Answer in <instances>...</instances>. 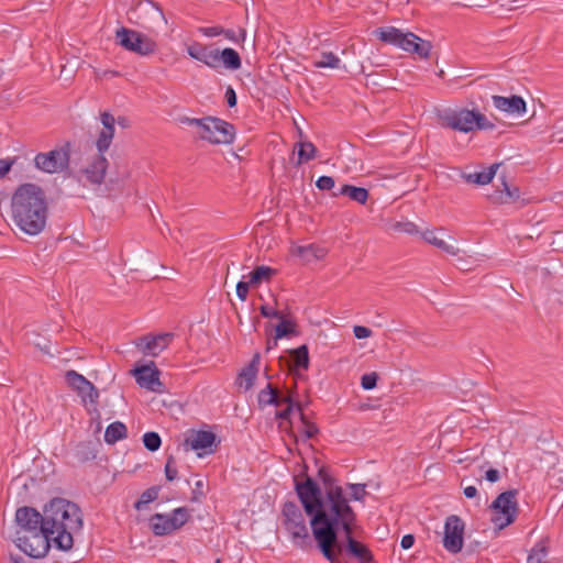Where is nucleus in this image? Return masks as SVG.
Instances as JSON below:
<instances>
[{"label":"nucleus","mask_w":563,"mask_h":563,"mask_svg":"<svg viewBox=\"0 0 563 563\" xmlns=\"http://www.w3.org/2000/svg\"><path fill=\"white\" fill-rule=\"evenodd\" d=\"M14 544L30 558L47 554L51 544L58 550L73 548V533L80 530L82 518L79 507L66 499L55 498L44 507L43 514L23 506L16 509Z\"/></svg>","instance_id":"nucleus-1"},{"label":"nucleus","mask_w":563,"mask_h":563,"mask_svg":"<svg viewBox=\"0 0 563 563\" xmlns=\"http://www.w3.org/2000/svg\"><path fill=\"white\" fill-rule=\"evenodd\" d=\"M294 481L297 496L306 514L311 517L310 525L317 545L322 555L333 562L335 554L332 545L336 542L333 526L345 514V508L352 507L342 488H330L323 497L312 477L306 475L303 481H299L296 476Z\"/></svg>","instance_id":"nucleus-2"},{"label":"nucleus","mask_w":563,"mask_h":563,"mask_svg":"<svg viewBox=\"0 0 563 563\" xmlns=\"http://www.w3.org/2000/svg\"><path fill=\"white\" fill-rule=\"evenodd\" d=\"M11 217L24 234L36 236L44 231L48 218V203L44 190L35 184L20 185L11 198Z\"/></svg>","instance_id":"nucleus-3"},{"label":"nucleus","mask_w":563,"mask_h":563,"mask_svg":"<svg viewBox=\"0 0 563 563\" xmlns=\"http://www.w3.org/2000/svg\"><path fill=\"white\" fill-rule=\"evenodd\" d=\"M356 521V514L354 510L346 509L345 514L338 519V522L333 526L336 534V542L332 545L335 554V560L329 561L330 563H341L340 556L346 552L357 559L360 563H373L374 556L369 549L355 540L353 537V528Z\"/></svg>","instance_id":"nucleus-4"},{"label":"nucleus","mask_w":563,"mask_h":563,"mask_svg":"<svg viewBox=\"0 0 563 563\" xmlns=\"http://www.w3.org/2000/svg\"><path fill=\"white\" fill-rule=\"evenodd\" d=\"M180 122L196 126L198 137L212 144H230L234 140V126L219 118L206 117L196 119L184 117L180 118Z\"/></svg>","instance_id":"nucleus-5"},{"label":"nucleus","mask_w":563,"mask_h":563,"mask_svg":"<svg viewBox=\"0 0 563 563\" xmlns=\"http://www.w3.org/2000/svg\"><path fill=\"white\" fill-rule=\"evenodd\" d=\"M128 15L130 22L148 31L164 27L167 24L163 9L152 0H135Z\"/></svg>","instance_id":"nucleus-6"},{"label":"nucleus","mask_w":563,"mask_h":563,"mask_svg":"<svg viewBox=\"0 0 563 563\" xmlns=\"http://www.w3.org/2000/svg\"><path fill=\"white\" fill-rule=\"evenodd\" d=\"M517 495V489H509L499 494L496 497V499L492 503V522L499 530L506 528L516 520L519 514Z\"/></svg>","instance_id":"nucleus-7"},{"label":"nucleus","mask_w":563,"mask_h":563,"mask_svg":"<svg viewBox=\"0 0 563 563\" xmlns=\"http://www.w3.org/2000/svg\"><path fill=\"white\" fill-rule=\"evenodd\" d=\"M283 523L296 545L305 547L309 531L300 507L294 501H286L282 509Z\"/></svg>","instance_id":"nucleus-8"},{"label":"nucleus","mask_w":563,"mask_h":563,"mask_svg":"<svg viewBox=\"0 0 563 563\" xmlns=\"http://www.w3.org/2000/svg\"><path fill=\"white\" fill-rule=\"evenodd\" d=\"M115 43L125 51L140 56H148L156 52L157 44L147 35L124 26L115 31Z\"/></svg>","instance_id":"nucleus-9"},{"label":"nucleus","mask_w":563,"mask_h":563,"mask_svg":"<svg viewBox=\"0 0 563 563\" xmlns=\"http://www.w3.org/2000/svg\"><path fill=\"white\" fill-rule=\"evenodd\" d=\"M189 511L186 507L173 510L170 515L155 514L150 523L155 536H166L180 529L189 520Z\"/></svg>","instance_id":"nucleus-10"},{"label":"nucleus","mask_w":563,"mask_h":563,"mask_svg":"<svg viewBox=\"0 0 563 563\" xmlns=\"http://www.w3.org/2000/svg\"><path fill=\"white\" fill-rule=\"evenodd\" d=\"M34 163L36 168L48 174L64 172L69 165V143L47 153H38Z\"/></svg>","instance_id":"nucleus-11"},{"label":"nucleus","mask_w":563,"mask_h":563,"mask_svg":"<svg viewBox=\"0 0 563 563\" xmlns=\"http://www.w3.org/2000/svg\"><path fill=\"white\" fill-rule=\"evenodd\" d=\"M474 121H476L475 110H446L439 114L441 126L464 133L474 131Z\"/></svg>","instance_id":"nucleus-12"},{"label":"nucleus","mask_w":563,"mask_h":563,"mask_svg":"<svg viewBox=\"0 0 563 563\" xmlns=\"http://www.w3.org/2000/svg\"><path fill=\"white\" fill-rule=\"evenodd\" d=\"M464 521L456 515H451L444 523L443 547L450 553H459L463 548Z\"/></svg>","instance_id":"nucleus-13"},{"label":"nucleus","mask_w":563,"mask_h":563,"mask_svg":"<svg viewBox=\"0 0 563 563\" xmlns=\"http://www.w3.org/2000/svg\"><path fill=\"white\" fill-rule=\"evenodd\" d=\"M132 373L140 387L158 394L165 391L164 384L159 380L161 372L154 362L135 367Z\"/></svg>","instance_id":"nucleus-14"},{"label":"nucleus","mask_w":563,"mask_h":563,"mask_svg":"<svg viewBox=\"0 0 563 563\" xmlns=\"http://www.w3.org/2000/svg\"><path fill=\"white\" fill-rule=\"evenodd\" d=\"M65 379L85 404H97L99 391L85 376L71 369L66 372Z\"/></svg>","instance_id":"nucleus-15"},{"label":"nucleus","mask_w":563,"mask_h":563,"mask_svg":"<svg viewBox=\"0 0 563 563\" xmlns=\"http://www.w3.org/2000/svg\"><path fill=\"white\" fill-rule=\"evenodd\" d=\"M174 338V333H161L155 336L144 335L135 341L136 347L144 354L157 356Z\"/></svg>","instance_id":"nucleus-16"},{"label":"nucleus","mask_w":563,"mask_h":563,"mask_svg":"<svg viewBox=\"0 0 563 563\" xmlns=\"http://www.w3.org/2000/svg\"><path fill=\"white\" fill-rule=\"evenodd\" d=\"M219 443L220 441L213 432L205 430L195 431L185 440V445L190 446L191 450L203 451L202 453H198L200 457L203 454L214 452Z\"/></svg>","instance_id":"nucleus-17"},{"label":"nucleus","mask_w":563,"mask_h":563,"mask_svg":"<svg viewBox=\"0 0 563 563\" xmlns=\"http://www.w3.org/2000/svg\"><path fill=\"white\" fill-rule=\"evenodd\" d=\"M108 169V161L102 153L93 156L89 164L81 169L86 180L92 185H101Z\"/></svg>","instance_id":"nucleus-18"},{"label":"nucleus","mask_w":563,"mask_h":563,"mask_svg":"<svg viewBox=\"0 0 563 563\" xmlns=\"http://www.w3.org/2000/svg\"><path fill=\"white\" fill-rule=\"evenodd\" d=\"M188 55L211 68H218L217 49L208 45L195 42L187 46Z\"/></svg>","instance_id":"nucleus-19"},{"label":"nucleus","mask_w":563,"mask_h":563,"mask_svg":"<svg viewBox=\"0 0 563 563\" xmlns=\"http://www.w3.org/2000/svg\"><path fill=\"white\" fill-rule=\"evenodd\" d=\"M100 119L103 128L99 133L96 145L99 153L103 154L110 147L112 142L114 135L115 119L109 112L101 113Z\"/></svg>","instance_id":"nucleus-20"},{"label":"nucleus","mask_w":563,"mask_h":563,"mask_svg":"<svg viewBox=\"0 0 563 563\" xmlns=\"http://www.w3.org/2000/svg\"><path fill=\"white\" fill-rule=\"evenodd\" d=\"M493 103L495 108L509 114H522L526 112V102L520 96H493Z\"/></svg>","instance_id":"nucleus-21"},{"label":"nucleus","mask_w":563,"mask_h":563,"mask_svg":"<svg viewBox=\"0 0 563 563\" xmlns=\"http://www.w3.org/2000/svg\"><path fill=\"white\" fill-rule=\"evenodd\" d=\"M400 47L406 52L419 55L421 58H428L432 45L429 41L422 40L413 33H406Z\"/></svg>","instance_id":"nucleus-22"},{"label":"nucleus","mask_w":563,"mask_h":563,"mask_svg":"<svg viewBox=\"0 0 563 563\" xmlns=\"http://www.w3.org/2000/svg\"><path fill=\"white\" fill-rule=\"evenodd\" d=\"M260 354L256 353L253 355L250 364L244 367L240 375H239V380H240V386H244L245 390H249L250 388H252L253 384H254V380L257 376V372H258V366H260Z\"/></svg>","instance_id":"nucleus-23"},{"label":"nucleus","mask_w":563,"mask_h":563,"mask_svg":"<svg viewBox=\"0 0 563 563\" xmlns=\"http://www.w3.org/2000/svg\"><path fill=\"white\" fill-rule=\"evenodd\" d=\"M375 34L382 42L397 45L399 47L401 46V43L406 36V33H402L400 30L394 26L378 27L375 30Z\"/></svg>","instance_id":"nucleus-24"},{"label":"nucleus","mask_w":563,"mask_h":563,"mask_svg":"<svg viewBox=\"0 0 563 563\" xmlns=\"http://www.w3.org/2000/svg\"><path fill=\"white\" fill-rule=\"evenodd\" d=\"M218 57V67L223 64V66L231 70H236L241 67V57L236 51L233 48L227 47L221 52L217 49Z\"/></svg>","instance_id":"nucleus-25"},{"label":"nucleus","mask_w":563,"mask_h":563,"mask_svg":"<svg viewBox=\"0 0 563 563\" xmlns=\"http://www.w3.org/2000/svg\"><path fill=\"white\" fill-rule=\"evenodd\" d=\"M283 397L284 395L268 383L266 387L258 393L257 402L261 408H264L265 406L279 407V399Z\"/></svg>","instance_id":"nucleus-26"},{"label":"nucleus","mask_w":563,"mask_h":563,"mask_svg":"<svg viewBox=\"0 0 563 563\" xmlns=\"http://www.w3.org/2000/svg\"><path fill=\"white\" fill-rule=\"evenodd\" d=\"M498 167H499V164H493L492 166H489L488 168H486L482 172H474V173L465 174V175H463V177L470 184L487 185L494 178Z\"/></svg>","instance_id":"nucleus-27"},{"label":"nucleus","mask_w":563,"mask_h":563,"mask_svg":"<svg viewBox=\"0 0 563 563\" xmlns=\"http://www.w3.org/2000/svg\"><path fill=\"white\" fill-rule=\"evenodd\" d=\"M339 195L347 196L353 201H356L361 205H365L368 199V190L363 187H355L352 185H343L339 192H334L333 196L336 197Z\"/></svg>","instance_id":"nucleus-28"},{"label":"nucleus","mask_w":563,"mask_h":563,"mask_svg":"<svg viewBox=\"0 0 563 563\" xmlns=\"http://www.w3.org/2000/svg\"><path fill=\"white\" fill-rule=\"evenodd\" d=\"M426 242L432 244L433 246L442 250L443 252L456 256L460 253V249L446 243L443 239L437 236L435 232L432 230H427L422 234Z\"/></svg>","instance_id":"nucleus-29"},{"label":"nucleus","mask_w":563,"mask_h":563,"mask_svg":"<svg viewBox=\"0 0 563 563\" xmlns=\"http://www.w3.org/2000/svg\"><path fill=\"white\" fill-rule=\"evenodd\" d=\"M128 437V429L124 423L115 421L110 423L104 432V441L108 444H114L117 441Z\"/></svg>","instance_id":"nucleus-30"},{"label":"nucleus","mask_w":563,"mask_h":563,"mask_svg":"<svg viewBox=\"0 0 563 563\" xmlns=\"http://www.w3.org/2000/svg\"><path fill=\"white\" fill-rule=\"evenodd\" d=\"M295 253L305 262L321 260L325 255V250L314 244L297 246Z\"/></svg>","instance_id":"nucleus-31"},{"label":"nucleus","mask_w":563,"mask_h":563,"mask_svg":"<svg viewBox=\"0 0 563 563\" xmlns=\"http://www.w3.org/2000/svg\"><path fill=\"white\" fill-rule=\"evenodd\" d=\"M290 360H286L288 364L297 368L307 369L309 367V353L307 345L289 351Z\"/></svg>","instance_id":"nucleus-32"},{"label":"nucleus","mask_w":563,"mask_h":563,"mask_svg":"<svg viewBox=\"0 0 563 563\" xmlns=\"http://www.w3.org/2000/svg\"><path fill=\"white\" fill-rule=\"evenodd\" d=\"M280 321L275 327V338H274V345H277V341L279 339L286 338V336H292L297 334L296 331V323L292 320L285 319L283 316L282 318H278Z\"/></svg>","instance_id":"nucleus-33"},{"label":"nucleus","mask_w":563,"mask_h":563,"mask_svg":"<svg viewBox=\"0 0 563 563\" xmlns=\"http://www.w3.org/2000/svg\"><path fill=\"white\" fill-rule=\"evenodd\" d=\"M284 405L286 406L285 409L277 410L276 413H275V418L277 420L282 421L280 422V427L283 426V423L285 421H289L290 415L292 413L294 408L295 407L297 408V405H300V404L299 402H295L290 395H284V397L282 399H279V407L284 406Z\"/></svg>","instance_id":"nucleus-34"},{"label":"nucleus","mask_w":563,"mask_h":563,"mask_svg":"<svg viewBox=\"0 0 563 563\" xmlns=\"http://www.w3.org/2000/svg\"><path fill=\"white\" fill-rule=\"evenodd\" d=\"M504 189L490 196L494 203H509L519 197V189L517 187L510 188L506 183H503Z\"/></svg>","instance_id":"nucleus-35"},{"label":"nucleus","mask_w":563,"mask_h":563,"mask_svg":"<svg viewBox=\"0 0 563 563\" xmlns=\"http://www.w3.org/2000/svg\"><path fill=\"white\" fill-rule=\"evenodd\" d=\"M548 540L542 539L530 551L527 558V563H544V560L548 555Z\"/></svg>","instance_id":"nucleus-36"},{"label":"nucleus","mask_w":563,"mask_h":563,"mask_svg":"<svg viewBox=\"0 0 563 563\" xmlns=\"http://www.w3.org/2000/svg\"><path fill=\"white\" fill-rule=\"evenodd\" d=\"M298 146L297 166L307 163L316 157L317 147L311 142H300Z\"/></svg>","instance_id":"nucleus-37"},{"label":"nucleus","mask_w":563,"mask_h":563,"mask_svg":"<svg viewBox=\"0 0 563 563\" xmlns=\"http://www.w3.org/2000/svg\"><path fill=\"white\" fill-rule=\"evenodd\" d=\"M275 274V271L268 266H257L250 273V284L252 286L258 285L264 280H269Z\"/></svg>","instance_id":"nucleus-38"},{"label":"nucleus","mask_w":563,"mask_h":563,"mask_svg":"<svg viewBox=\"0 0 563 563\" xmlns=\"http://www.w3.org/2000/svg\"><path fill=\"white\" fill-rule=\"evenodd\" d=\"M340 58L333 54L332 52H323L321 53V58L313 62L314 67L317 68H339Z\"/></svg>","instance_id":"nucleus-39"},{"label":"nucleus","mask_w":563,"mask_h":563,"mask_svg":"<svg viewBox=\"0 0 563 563\" xmlns=\"http://www.w3.org/2000/svg\"><path fill=\"white\" fill-rule=\"evenodd\" d=\"M159 489L161 488L158 486H152V487L147 488L146 490H144L141 494L139 500L134 504V508L136 510H142L147 504L157 499Z\"/></svg>","instance_id":"nucleus-40"},{"label":"nucleus","mask_w":563,"mask_h":563,"mask_svg":"<svg viewBox=\"0 0 563 563\" xmlns=\"http://www.w3.org/2000/svg\"><path fill=\"white\" fill-rule=\"evenodd\" d=\"M297 410L299 412L300 421L302 423V433L305 439H312L319 433V429L316 423L310 422L305 413L302 412V406L297 405Z\"/></svg>","instance_id":"nucleus-41"},{"label":"nucleus","mask_w":563,"mask_h":563,"mask_svg":"<svg viewBox=\"0 0 563 563\" xmlns=\"http://www.w3.org/2000/svg\"><path fill=\"white\" fill-rule=\"evenodd\" d=\"M143 444L148 451L155 452L159 449L162 439L157 432L150 431L143 435Z\"/></svg>","instance_id":"nucleus-42"},{"label":"nucleus","mask_w":563,"mask_h":563,"mask_svg":"<svg viewBox=\"0 0 563 563\" xmlns=\"http://www.w3.org/2000/svg\"><path fill=\"white\" fill-rule=\"evenodd\" d=\"M318 476L319 478L321 479V482L323 483V486H324V490L325 493L328 492V489L330 488H342L341 486H339L336 483H335V479L334 477L331 476V474L329 473V470L328 467L325 466H321L318 471Z\"/></svg>","instance_id":"nucleus-43"},{"label":"nucleus","mask_w":563,"mask_h":563,"mask_svg":"<svg viewBox=\"0 0 563 563\" xmlns=\"http://www.w3.org/2000/svg\"><path fill=\"white\" fill-rule=\"evenodd\" d=\"M378 380V375L376 372H372L368 374H364L361 378V386L365 390H371L376 387Z\"/></svg>","instance_id":"nucleus-44"},{"label":"nucleus","mask_w":563,"mask_h":563,"mask_svg":"<svg viewBox=\"0 0 563 563\" xmlns=\"http://www.w3.org/2000/svg\"><path fill=\"white\" fill-rule=\"evenodd\" d=\"M475 113L476 121H474V130H493L495 128V124L492 123L484 114L478 111H475Z\"/></svg>","instance_id":"nucleus-45"},{"label":"nucleus","mask_w":563,"mask_h":563,"mask_svg":"<svg viewBox=\"0 0 563 563\" xmlns=\"http://www.w3.org/2000/svg\"><path fill=\"white\" fill-rule=\"evenodd\" d=\"M178 471L175 466V457L173 455L167 456L165 464V475L167 481L172 482L177 477Z\"/></svg>","instance_id":"nucleus-46"},{"label":"nucleus","mask_w":563,"mask_h":563,"mask_svg":"<svg viewBox=\"0 0 563 563\" xmlns=\"http://www.w3.org/2000/svg\"><path fill=\"white\" fill-rule=\"evenodd\" d=\"M393 228L395 231L402 232V233H408V234L418 233L417 225L409 221L396 222Z\"/></svg>","instance_id":"nucleus-47"},{"label":"nucleus","mask_w":563,"mask_h":563,"mask_svg":"<svg viewBox=\"0 0 563 563\" xmlns=\"http://www.w3.org/2000/svg\"><path fill=\"white\" fill-rule=\"evenodd\" d=\"M349 488L351 489V498L354 500H363L366 495L365 484H349Z\"/></svg>","instance_id":"nucleus-48"},{"label":"nucleus","mask_w":563,"mask_h":563,"mask_svg":"<svg viewBox=\"0 0 563 563\" xmlns=\"http://www.w3.org/2000/svg\"><path fill=\"white\" fill-rule=\"evenodd\" d=\"M222 34L228 40L236 42V43L243 42L246 37V32L244 29H240L238 33L233 30H223Z\"/></svg>","instance_id":"nucleus-49"},{"label":"nucleus","mask_w":563,"mask_h":563,"mask_svg":"<svg viewBox=\"0 0 563 563\" xmlns=\"http://www.w3.org/2000/svg\"><path fill=\"white\" fill-rule=\"evenodd\" d=\"M316 186L320 190H330L334 187V179L330 176H321L316 181Z\"/></svg>","instance_id":"nucleus-50"},{"label":"nucleus","mask_w":563,"mask_h":563,"mask_svg":"<svg viewBox=\"0 0 563 563\" xmlns=\"http://www.w3.org/2000/svg\"><path fill=\"white\" fill-rule=\"evenodd\" d=\"M250 286H252L250 282L241 280L236 284V295L242 301L246 299Z\"/></svg>","instance_id":"nucleus-51"},{"label":"nucleus","mask_w":563,"mask_h":563,"mask_svg":"<svg viewBox=\"0 0 563 563\" xmlns=\"http://www.w3.org/2000/svg\"><path fill=\"white\" fill-rule=\"evenodd\" d=\"M260 312L264 318H282V312L276 309H271L268 306L263 305L260 307Z\"/></svg>","instance_id":"nucleus-52"},{"label":"nucleus","mask_w":563,"mask_h":563,"mask_svg":"<svg viewBox=\"0 0 563 563\" xmlns=\"http://www.w3.org/2000/svg\"><path fill=\"white\" fill-rule=\"evenodd\" d=\"M353 332L357 339H366L372 335V330L363 325H355Z\"/></svg>","instance_id":"nucleus-53"},{"label":"nucleus","mask_w":563,"mask_h":563,"mask_svg":"<svg viewBox=\"0 0 563 563\" xmlns=\"http://www.w3.org/2000/svg\"><path fill=\"white\" fill-rule=\"evenodd\" d=\"M200 32L208 37H213L222 34L223 29L220 26L201 27Z\"/></svg>","instance_id":"nucleus-54"},{"label":"nucleus","mask_w":563,"mask_h":563,"mask_svg":"<svg viewBox=\"0 0 563 563\" xmlns=\"http://www.w3.org/2000/svg\"><path fill=\"white\" fill-rule=\"evenodd\" d=\"M485 478H486V481H488L490 483H496L500 479V473L496 468H489L485 473Z\"/></svg>","instance_id":"nucleus-55"},{"label":"nucleus","mask_w":563,"mask_h":563,"mask_svg":"<svg viewBox=\"0 0 563 563\" xmlns=\"http://www.w3.org/2000/svg\"><path fill=\"white\" fill-rule=\"evenodd\" d=\"M225 98H227L228 106L230 108H233L236 106V95H235V91L231 87H229L227 89Z\"/></svg>","instance_id":"nucleus-56"},{"label":"nucleus","mask_w":563,"mask_h":563,"mask_svg":"<svg viewBox=\"0 0 563 563\" xmlns=\"http://www.w3.org/2000/svg\"><path fill=\"white\" fill-rule=\"evenodd\" d=\"M413 543H415V537L412 534H405L400 541V545L405 550L410 549L413 545Z\"/></svg>","instance_id":"nucleus-57"},{"label":"nucleus","mask_w":563,"mask_h":563,"mask_svg":"<svg viewBox=\"0 0 563 563\" xmlns=\"http://www.w3.org/2000/svg\"><path fill=\"white\" fill-rule=\"evenodd\" d=\"M12 162L7 159H0V178L4 177L11 169Z\"/></svg>","instance_id":"nucleus-58"},{"label":"nucleus","mask_w":563,"mask_h":563,"mask_svg":"<svg viewBox=\"0 0 563 563\" xmlns=\"http://www.w3.org/2000/svg\"><path fill=\"white\" fill-rule=\"evenodd\" d=\"M195 489L192 492L194 496H192V500H199V498L201 496H203V492H202V488H203V482L202 481H197L196 482V485H195Z\"/></svg>","instance_id":"nucleus-59"},{"label":"nucleus","mask_w":563,"mask_h":563,"mask_svg":"<svg viewBox=\"0 0 563 563\" xmlns=\"http://www.w3.org/2000/svg\"><path fill=\"white\" fill-rule=\"evenodd\" d=\"M463 494L466 498H474L477 496V488L475 486H467L464 488Z\"/></svg>","instance_id":"nucleus-60"},{"label":"nucleus","mask_w":563,"mask_h":563,"mask_svg":"<svg viewBox=\"0 0 563 563\" xmlns=\"http://www.w3.org/2000/svg\"><path fill=\"white\" fill-rule=\"evenodd\" d=\"M11 563H26V560L19 555H10Z\"/></svg>","instance_id":"nucleus-61"},{"label":"nucleus","mask_w":563,"mask_h":563,"mask_svg":"<svg viewBox=\"0 0 563 563\" xmlns=\"http://www.w3.org/2000/svg\"><path fill=\"white\" fill-rule=\"evenodd\" d=\"M275 346L276 345H274V341L272 342V341L268 340V342H267V350H271V349H273Z\"/></svg>","instance_id":"nucleus-62"},{"label":"nucleus","mask_w":563,"mask_h":563,"mask_svg":"<svg viewBox=\"0 0 563 563\" xmlns=\"http://www.w3.org/2000/svg\"><path fill=\"white\" fill-rule=\"evenodd\" d=\"M444 75V71L443 70H440L439 71V76L442 77Z\"/></svg>","instance_id":"nucleus-63"},{"label":"nucleus","mask_w":563,"mask_h":563,"mask_svg":"<svg viewBox=\"0 0 563 563\" xmlns=\"http://www.w3.org/2000/svg\"><path fill=\"white\" fill-rule=\"evenodd\" d=\"M216 563H221V560H220V559H217V560H216Z\"/></svg>","instance_id":"nucleus-64"}]
</instances>
